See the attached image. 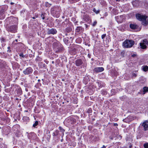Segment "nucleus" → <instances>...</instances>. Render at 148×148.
Segmentation results:
<instances>
[{
  "instance_id": "nucleus-1",
  "label": "nucleus",
  "mask_w": 148,
  "mask_h": 148,
  "mask_svg": "<svg viewBox=\"0 0 148 148\" xmlns=\"http://www.w3.org/2000/svg\"><path fill=\"white\" fill-rule=\"evenodd\" d=\"M136 16L138 20L142 21V24L143 25L146 26L148 24V19L146 20L147 16L138 14H136Z\"/></svg>"
},
{
  "instance_id": "nucleus-2",
  "label": "nucleus",
  "mask_w": 148,
  "mask_h": 148,
  "mask_svg": "<svg viewBox=\"0 0 148 148\" xmlns=\"http://www.w3.org/2000/svg\"><path fill=\"white\" fill-rule=\"evenodd\" d=\"M134 42L132 40H126L123 43V46L125 48H130L134 44Z\"/></svg>"
},
{
  "instance_id": "nucleus-3",
  "label": "nucleus",
  "mask_w": 148,
  "mask_h": 148,
  "mask_svg": "<svg viewBox=\"0 0 148 148\" xmlns=\"http://www.w3.org/2000/svg\"><path fill=\"white\" fill-rule=\"evenodd\" d=\"M140 125L143 127L145 131L147 130H148V121H145L143 123H141Z\"/></svg>"
},
{
  "instance_id": "nucleus-4",
  "label": "nucleus",
  "mask_w": 148,
  "mask_h": 148,
  "mask_svg": "<svg viewBox=\"0 0 148 148\" xmlns=\"http://www.w3.org/2000/svg\"><path fill=\"white\" fill-rule=\"evenodd\" d=\"M148 43V42L146 40H143V41H141L140 44V47L142 49H145L146 48V45Z\"/></svg>"
},
{
  "instance_id": "nucleus-5",
  "label": "nucleus",
  "mask_w": 148,
  "mask_h": 148,
  "mask_svg": "<svg viewBox=\"0 0 148 148\" xmlns=\"http://www.w3.org/2000/svg\"><path fill=\"white\" fill-rule=\"evenodd\" d=\"M32 71L33 70L30 67H29L24 70L23 71V73L25 75H29L31 73Z\"/></svg>"
},
{
  "instance_id": "nucleus-6",
  "label": "nucleus",
  "mask_w": 148,
  "mask_h": 148,
  "mask_svg": "<svg viewBox=\"0 0 148 148\" xmlns=\"http://www.w3.org/2000/svg\"><path fill=\"white\" fill-rule=\"evenodd\" d=\"M16 29V26L14 25L10 26L8 29V30L9 31L12 33H15Z\"/></svg>"
},
{
  "instance_id": "nucleus-7",
  "label": "nucleus",
  "mask_w": 148,
  "mask_h": 148,
  "mask_svg": "<svg viewBox=\"0 0 148 148\" xmlns=\"http://www.w3.org/2000/svg\"><path fill=\"white\" fill-rule=\"evenodd\" d=\"M57 31L56 29H54L52 28L51 29H48L47 33L48 34H56Z\"/></svg>"
},
{
  "instance_id": "nucleus-8",
  "label": "nucleus",
  "mask_w": 148,
  "mask_h": 148,
  "mask_svg": "<svg viewBox=\"0 0 148 148\" xmlns=\"http://www.w3.org/2000/svg\"><path fill=\"white\" fill-rule=\"evenodd\" d=\"M124 17L123 15L118 16L116 17L117 21L118 22L121 23L123 22V20L124 19Z\"/></svg>"
},
{
  "instance_id": "nucleus-9",
  "label": "nucleus",
  "mask_w": 148,
  "mask_h": 148,
  "mask_svg": "<svg viewBox=\"0 0 148 148\" xmlns=\"http://www.w3.org/2000/svg\"><path fill=\"white\" fill-rule=\"evenodd\" d=\"M75 63L77 66H79L82 64L83 62L81 60L79 59L75 61Z\"/></svg>"
},
{
  "instance_id": "nucleus-10",
  "label": "nucleus",
  "mask_w": 148,
  "mask_h": 148,
  "mask_svg": "<svg viewBox=\"0 0 148 148\" xmlns=\"http://www.w3.org/2000/svg\"><path fill=\"white\" fill-rule=\"evenodd\" d=\"M103 68L102 67L96 68L94 69V71L97 72H101L103 71Z\"/></svg>"
},
{
  "instance_id": "nucleus-11",
  "label": "nucleus",
  "mask_w": 148,
  "mask_h": 148,
  "mask_svg": "<svg viewBox=\"0 0 148 148\" xmlns=\"http://www.w3.org/2000/svg\"><path fill=\"white\" fill-rule=\"evenodd\" d=\"M83 19L86 22L90 21V19L89 16L86 14H84L83 16Z\"/></svg>"
},
{
  "instance_id": "nucleus-12",
  "label": "nucleus",
  "mask_w": 148,
  "mask_h": 148,
  "mask_svg": "<svg viewBox=\"0 0 148 148\" xmlns=\"http://www.w3.org/2000/svg\"><path fill=\"white\" fill-rule=\"evenodd\" d=\"M130 28L132 29H136L138 27V25L136 24H130Z\"/></svg>"
},
{
  "instance_id": "nucleus-13",
  "label": "nucleus",
  "mask_w": 148,
  "mask_h": 148,
  "mask_svg": "<svg viewBox=\"0 0 148 148\" xmlns=\"http://www.w3.org/2000/svg\"><path fill=\"white\" fill-rule=\"evenodd\" d=\"M142 70L145 72L148 71V66L147 65H143L141 68Z\"/></svg>"
},
{
  "instance_id": "nucleus-14",
  "label": "nucleus",
  "mask_w": 148,
  "mask_h": 148,
  "mask_svg": "<svg viewBox=\"0 0 148 148\" xmlns=\"http://www.w3.org/2000/svg\"><path fill=\"white\" fill-rule=\"evenodd\" d=\"M148 91V87H144L143 89V94H144L145 93Z\"/></svg>"
},
{
  "instance_id": "nucleus-15",
  "label": "nucleus",
  "mask_w": 148,
  "mask_h": 148,
  "mask_svg": "<svg viewBox=\"0 0 148 148\" xmlns=\"http://www.w3.org/2000/svg\"><path fill=\"white\" fill-rule=\"evenodd\" d=\"M34 133H31L28 134L27 135L28 138L30 139L32 138V137L33 135H34Z\"/></svg>"
},
{
  "instance_id": "nucleus-16",
  "label": "nucleus",
  "mask_w": 148,
  "mask_h": 148,
  "mask_svg": "<svg viewBox=\"0 0 148 148\" xmlns=\"http://www.w3.org/2000/svg\"><path fill=\"white\" fill-rule=\"evenodd\" d=\"M93 11L95 12L96 14H98L99 13L100 10H96L95 8L93 9Z\"/></svg>"
},
{
  "instance_id": "nucleus-17",
  "label": "nucleus",
  "mask_w": 148,
  "mask_h": 148,
  "mask_svg": "<svg viewBox=\"0 0 148 148\" xmlns=\"http://www.w3.org/2000/svg\"><path fill=\"white\" fill-rule=\"evenodd\" d=\"M81 29V27H77V29H76V31L77 32H79Z\"/></svg>"
},
{
  "instance_id": "nucleus-18",
  "label": "nucleus",
  "mask_w": 148,
  "mask_h": 148,
  "mask_svg": "<svg viewBox=\"0 0 148 148\" xmlns=\"http://www.w3.org/2000/svg\"><path fill=\"white\" fill-rule=\"evenodd\" d=\"M101 93L103 95H105L107 94V92L106 90H103L101 91Z\"/></svg>"
},
{
  "instance_id": "nucleus-19",
  "label": "nucleus",
  "mask_w": 148,
  "mask_h": 148,
  "mask_svg": "<svg viewBox=\"0 0 148 148\" xmlns=\"http://www.w3.org/2000/svg\"><path fill=\"white\" fill-rule=\"evenodd\" d=\"M38 123V121H36L34 123L33 125V126L34 127H35L36 126H37Z\"/></svg>"
},
{
  "instance_id": "nucleus-20",
  "label": "nucleus",
  "mask_w": 148,
  "mask_h": 148,
  "mask_svg": "<svg viewBox=\"0 0 148 148\" xmlns=\"http://www.w3.org/2000/svg\"><path fill=\"white\" fill-rule=\"evenodd\" d=\"M59 129L62 132H64V130L60 126L59 127Z\"/></svg>"
},
{
  "instance_id": "nucleus-21",
  "label": "nucleus",
  "mask_w": 148,
  "mask_h": 148,
  "mask_svg": "<svg viewBox=\"0 0 148 148\" xmlns=\"http://www.w3.org/2000/svg\"><path fill=\"white\" fill-rule=\"evenodd\" d=\"M144 147L145 148H148V143L145 144L144 145Z\"/></svg>"
},
{
  "instance_id": "nucleus-22",
  "label": "nucleus",
  "mask_w": 148,
  "mask_h": 148,
  "mask_svg": "<svg viewBox=\"0 0 148 148\" xmlns=\"http://www.w3.org/2000/svg\"><path fill=\"white\" fill-rule=\"evenodd\" d=\"M1 42H4L5 41V39H4L3 38V37H1Z\"/></svg>"
},
{
  "instance_id": "nucleus-23",
  "label": "nucleus",
  "mask_w": 148,
  "mask_h": 148,
  "mask_svg": "<svg viewBox=\"0 0 148 148\" xmlns=\"http://www.w3.org/2000/svg\"><path fill=\"white\" fill-rule=\"evenodd\" d=\"M97 24V21H95L93 23V24H92V25L94 27Z\"/></svg>"
},
{
  "instance_id": "nucleus-24",
  "label": "nucleus",
  "mask_w": 148,
  "mask_h": 148,
  "mask_svg": "<svg viewBox=\"0 0 148 148\" xmlns=\"http://www.w3.org/2000/svg\"><path fill=\"white\" fill-rule=\"evenodd\" d=\"M106 34H104L102 35L101 36V38L102 39H103L106 36Z\"/></svg>"
},
{
  "instance_id": "nucleus-25",
  "label": "nucleus",
  "mask_w": 148,
  "mask_h": 148,
  "mask_svg": "<svg viewBox=\"0 0 148 148\" xmlns=\"http://www.w3.org/2000/svg\"><path fill=\"white\" fill-rule=\"evenodd\" d=\"M19 56H20V57H21L23 58L24 57V56L23 55V53H21L20 55H19Z\"/></svg>"
},
{
  "instance_id": "nucleus-26",
  "label": "nucleus",
  "mask_w": 148,
  "mask_h": 148,
  "mask_svg": "<svg viewBox=\"0 0 148 148\" xmlns=\"http://www.w3.org/2000/svg\"><path fill=\"white\" fill-rule=\"evenodd\" d=\"M41 17H42V18L43 19H45V17L44 16V15L43 14H41Z\"/></svg>"
},
{
  "instance_id": "nucleus-27",
  "label": "nucleus",
  "mask_w": 148,
  "mask_h": 148,
  "mask_svg": "<svg viewBox=\"0 0 148 148\" xmlns=\"http://www.w3.org/2000/svg\"><path fill=\"white\" fill-rule=\"evenodd\" d=\"M53 136H56L58 135V134H56L55 132L53 133Z\"/></svg>"
},
{
  "instance_id": "nucleus-28",
  "label": "nucleus",
  "mask_w": 148,
  "mask_h": 148,
  "mask_svg": "<svg viewBox=\"0 0 148 148\" xmlns=\"http://www.w3.org/2000/svg\"><path fill=\"white\" fill-rule=\"evenodd\" d=\"M55 133L56 134H58V133H59V131H58V130H56V131L55 132Z\"/></svg>"
},
{
  "instance_id": "nucleus-29",
  "label": "nucleus",
  "mask_w": 148,
  "mask_h": 148,
  "mask_svg": "<svg viewBox=\"0 0 148 148\" xmlns=\"http://www.w3.org/2000/svg\"><path fill=\"white\" fill-rule=\"evenodd\" d=\"M64 41L65 42H68V40L66 39H64Z\"/></svg>"
},
{
  "instance_id": "nucleus-30",
  "label": "nucleus",
  "mask_w": 148,
  "mask_h": 148,
  "mask_svg": "<svg viewBox=\"0 0 148 148\" xmlns=\"http://www.w3.org/2000/svg\"><path fill=\"white\" fill-rule=\"evenodd\" d=\"M114 125L115 126H117L118 124L117 123H115L114 124Z\"/></svg>"
},
{
  "instance_id": "nucleus-31",
  "label": "nucleus",
  "mask_w": 148,
  "mask_h": 148,
  "mask_svg": "<svg viewBox=\"0 0 148 148\" xmlns=\"http://www.w3.org/2000/svg\"><path fill=\"white\" fill-rule=\"evenodd\" d=\"M136 56V55L135 54H133L132 55V56L133 57H134Z\"/></svg>"
},
{
  "instance_id": "nucleus-32",
  "label": "nucleus",
  "mask_w": 148,
  "mask_h": 148,
  "mask_svg": "<svg viewBox=\"0 0 148 148\" xmlns=\"http://www.w3.org/2000/svg\"><path fill=\"white\" fill-rule=\"evenodd\" d=\"M7 51L8 52H11V50H10V49H8Z\"/></svg>"
},
{
  "instance_id": "nucleus-33",
  "label": "nucleus",
  "mask_w": 148,
  "mask_h": 148,
  "mask_svg": "<svg viewBox=\"0 0 148 148\" xmlns=\"http://www.w3.org/2000/svg\"><path fill=\"white\" fill-rule=\"evenodd\" d=\"M101 148H106V147L104 145H103Z\"/></svg>"
},
{
  "instance_id": "nucleus-34",
  "label": "nucleus",
  "mask_w": 148,
  "mask_h": 148,
  "mask_svg": "<svg viewBox=\"0 0 148 148\" xmlns=\"http://www.w3.org/2000/svg\"><path fill=\"white\" fill-rule=\"evenodd\" d=\"M33 17L32 18L33 19H35V18H36V17Z\"/></svg>"
},
{
  "instance_id": "nucleus-35",
  "label": "nucleus",
  "mask_w": 148,
  "mask_h": 148,
  "mask_svg": "<svg viewBox=\"0 0 148 148\" xmlns=\"http://www.w3.org/2000/svg\"><path fill=\"white\" fill-rule=\"evenodd\" d=\"M8 49H10V47H8Z\"/></svg>"
},
{
  "instance_id": "nucleus-36",
  "label": "nucleus",
  "mask_w": 148,
  "mask_h": 148,
  "mask_svg": "<svg viewBox=\"0 0 148 148\" xmlns=\"http://www.w3.org/2000/svg\"><path fill=\"white\" fill-rule=\"evenodd\" d=\"M71 119H72L71 118H69V119L68 120H69V119L71 120Z\"/></svg>"
},
{
  "instance_id": "nucleus-37",
  "label": "nucleus",
  "mask_w": 148,
  "mask_h": 148,
  "mask_svg": "<svg viewBox=\"0 0 148 148\" xmlns=\"http://www.w3.org/2000/svg\"><path fill=\"white\" fill-rule=\"evenodd\" d=\"M14 3H13V2H11V5L13 4Z\"/></svg>"
},
{
  "instance_id": "nucleus-38",
  "label": "nucleus",
  "mask_w": 148,
  "mask_h": 148,
  "mask_svg": "<svg viewBox=\"0 0 148 148\" xmlns=\"http://www.w3.org/2000/svg\"><path fill=\"white\" fill-rule=\"evenodd\" d=\"M117 1H119L120 0H116Z\"/></svg>"
},
{
  "instance_id": "nucleus-39",
  "label": "nucleus",
  "mask_w": 148,
  "mask_h": 148,
  "mask_svg": "<svg viewBox=\"0 0 148 148\" xmlns=\"http://www.w3.org/2000/svg\"><path fill=\"white\" fill-rule=\"evenodd\" d=\"M25 112H28V111L27 110H26V111H25Z\"/></svg>"
},
{
  "instance_id": "nucleus-40",
  "label": "nucleus",
  "mask_w": 148,
  "mask_h": 148,
  "mask_svg": "<svg viewBox=\"0 0 148 148\" xmlns=\"http://www.w3.org/2000/svg\"><path fill=\"white\" fill-rule=\"evenodd\" d=\"M70 38H72V39H73V38H72V37H71Z\"/></svg>"
},
{
  "instance_id": "nucleus-41",
  "label": "nucleus",
  "mask_w": 148,
  "mask_h": 148,
  "mask_svg": "<svg viewBox=\"0 0 148 148\" xmlns=\"http://www.w3.org/2000/svg\"><path fill=\"white\" fill-rule=\"evenodd\" d=\"M16 42L17 41V40L16 39Z\"/></svg>"
},
{
  "instance_id": "nucleus-42",
  "label": "nucleus",
  "mask_w": 148,
  "mask_h": 148,
  "mask_svg": "<svg viewBox=\"0 0 148 148\" xmlns=\"http://www.w3.org/2000/svg\"><path fill=\"white\" fill-rule=\"evenodd\" d=\"M40 81V80H39V79L38 80V82H39Z\"/></svg>"
},
{
  "instance_id": "nucleus-43",
  "label": "nucleus",
  "mask_w": 148,
  "mask_h": 148,
  "mask_svg": "<svg viewBox=\"0 0 148 148\" xmlns=\"http://www.w3.org/2000/svg\"><path fill=\"white\" fill-rule=\"evenodd\" d=\"M48 136H49V137H50V135H48Z\"/></svg>"
},
{
  "instance_id": "nucleus-44",
  "label": "nucleus",
  "mask_w": 148,
  "mask_h": 148,
  "mask_svg": "<svg viewBox=\"0 0 148 148\" xmlns=\"http://www.w3.org/2000/svg\"><path fill=\"white\" fill-rule=\"evenodd\" d=\"M52 63H53V62H52Z\"/></svg>"
}]
</instances>
